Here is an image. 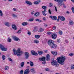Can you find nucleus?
I'll return each mask as SVG.
<instances>
[{"mask_svg": "<svg viewBox=\"0 0 74 74\" xmlns=\"http://www.w3.org/2000/svg\"><path fill=\"white\" fill-rule=\"evenodd\" d=\"M66 59V57L64 56H62V57L58 58H57V61L61 65H63L64 64V61Z\"/></svg>", "mask_w": 74, "mask_h": 74, "instance_id": "1", "label": "nucleus"}, {"mask_svg": "<svg viewBox=\"0 0 74 74\" xmlns=\"http://www.w3.org/2000/svg\"><path fill=\"white\" fill-rule=\"evenodd\" d=\"M48 43L51 48H56L57 47V45L54 44V42L51 40H49L48 42Z\"/></svg>", "mask_w": 74, "mask_h": 74, "instance_id": "2", "label": "nucleus"}, {"mask_svg": "<svg viewBox=\"0 0 74 74\" xmlns=\"http://www.w3.org/2000/svg\"><path fill=\"white\" fill-rule=\"evenodd\" d=\"M45 59L47 61H49L50 60V56L49 54H47L46 58L45 57H43L40 59V61L44 62L45 61Z\"/></svg>", "mask_w": 74, "mask_h": 74, "instance_id": "3", "label": "nucleus"}, {"mask_svg": "<svg viewBox=\"0 0 74 74\" xmlns=\"http://www.w3.org/2000/svg\"><path fill=\"white\" fill-rule=\"evenodd\" d=\"M52 62H51V64L53 65V66H58L59 64L56 61L54 60V58L52 59Z\"/></svg>", "mask_w": 74, "mask_h": 74, "instance_id": "4", "label": "nucleus"}, {"mask_svg": "<svg viewBox=\"0 0 74 74\" xmlns=\"http://www.w3.org/2000/svg\"><path fill=\"white\" fill-rule=\"evenodd\" d=\"M42 8L43 10H44V11L42 12V13L43 14V15L44 16H46L47 15V14H46L45 13V12L46 11V9H47V6H42Z\"/></svg>", "mask_w": 74, "mask_h": 74, "instance_id": "5", "label": "nucleus"}, {"mask_svg": "<svg viewBox=\"0 0 74 74\" xmlns=\"http://www.w3.org/2000/svg\"><path fill=\"white\" fill-rule=\"evenodd\" d=\"M25 59H28V58H29V53L27 52H25Z\"/></svg>", "mask_w": 74, "mask_h": 74, "instance_id": "6", "label": "nucleus"}, {"mask_svg": "<svg viewBox=\"0 0 74 74\" xmlns=\"http://www.w3.org/2000/svg\"><path fill=\"white\" fill-rule=\"evenodd\" d=\"M31 53L32 55L35 56H37V53L33 50H32L31 51Z\"/></svg>", "mask_w": 74, "mask_h": 74, "instance_id": "7", "label": "nucleus"}, {"mask_svg": "<svg viewBox=\"0 0 74 74\" xmlns=\"http://www.w3.org/2000/svg\"><path fill=\"white\" fill-rule=\"evenodd\" d=\"M52 38L53 40H55L57 37V35L56 34H53L51 35Z\"/></svg>", "mask_w": 74, "mask_h": 74, "instance_id": "8", "label": "nucleus"}, {"mask_svg": "<svg viewBox=\"0 0 74 74\" xmlns=\"http://www.w3.org/2000/svg\"><path fill=\"white\" fill-rule=\"evenodd\" d=\"M49 17L50 18H51V19L53 21H56V20H57V17L55 16H51Z\"/></svg>", "mask_w": 74, "mask_h": 74, "instance_id": "9", "label": "nucleus"}, {"mask_svg": "<svg viewBox=\"0 0 74 74\" xmlns=\"http://www.w3.org/2000/svg\"><path fill=\"white\" fill-rule=\"evenodd\" d=\"M13 39L16 41H20V39H19L18 38L16 37V36H13Z\"/></svg>", "mask_w": 74, "mask_h": 74, "instance_id": "10", "label": "nucleus"}, {"mask_svg": "<svg viewBox=\"0 0 74 74\" xmlns=\"http://www.w3.org/2000/svg\"><path fill=\"white\" fill-rule=\"evenodd\" d=\"M12 27L13 29H14V30H15L17 29L16 27L15 24H12Z\"/></svg>", "mask_w": 74, "mask_h": 74, "instance_id": "11", "label": "nucleus"}, {"mask_svg": "<svg viewBox=\"0 0 74 74\" xmlns=\"http://www.w3.org/2000/svg\"><path fill=\"white\" fill-rule=\"evenodd\" d=\"M30 72V71L29 69H26L24 72V74H28Z\"/></svg>", "mask_w": 74, "mask_h": 74, "instance_id": "12", "label": "nucleus"}, {"mask_svg": "<svg viewBox=\"0 0 74 74\" xmlns=\"http://www.w3.org/2000/svg\"><path fill=\"white\" fill-rule=\"evenodd\" d=\"M16 53H23V51H21V48H19L16 51Z\"/></svg>", "mask_w": 74, "mask_h": 74, "instance_id": "13", "label": "nucleus"}, {"mask_svg": "<svg viewBox=\"0 0 74 74\" xmlns=\"http://www.w3.org/2000/svg\"><path fill=\"white\" fill-rule=\"evenodd\" d=\"M60 18L61 21H64V20L66 19L65 18L62 16H60Z\"/></svg>", "mask_w": 74, "mask_h": 74, "instance_id": "14", "label": "nucleus"}, {"mask_svg": "<svg viewBox=\"0 0 74 74\" xmlns=\"http://www.w3.org/2000/svg\"><path fill=\"white\" fill-rule=\"evenodd\" d=\"M25 3H26V4H29V5H32V2H30L29 1H26Z\"/></svg>", "mask_w": 74, "mask_h": 74, "instance_id": "15", "label": "nucleus"}, {"mask_svg": "<svg viewBox=\"0 0 74 74\" xmlns=\"http://www.w3.org/2000/svg\"><path fill=\"white\" fill-rule=\"evenodd\" d=\"M38 52L39 55H42L44 53V52L42 51H38Z\"/></svg>", "mask_w": 74, "mask_h": 74, "instance_id": "16", "label": "nucleus"}, {"mask_svg": "<svg viewBox=\"0 0 74 74\" xmlns=\"http://www.w3.org/2000/svg\"><path fill=\"white\" fill-rule=\"evenodd\" d=\"M51 53L53 55H55V56H56L57 55V54H58V53H57V52L55 51H51Z\"/></svg>", "mask_w": 74, "mask_h": 74, "instance_id": "17", "label": "nucleus"}, {"mask_svg": "<svg viewBox=\"0 0 74 74\" xmlns=\"http://www.w3.org/2000/svg\"><path fill=\"white\" fill-rule=\"evenodd\" d=\"M13 51L14 52V55H16V49H13Z\"/></svg>", "mask_w": 74, "mask_h": 74, "instance_id": "18", "label": "nucleus"}, {"mask_svg": "<svg viewBox=\"0 0 74 74\" xmlns=\"http://www.w3.org/2000/svg\"><path fill=\"white\" fill-rule=\"evenodd\" d=\"M44 31V29L42 28H40L39 29V30L38 31V32H42Z\"/></svg>", "mask_w": 74, "mask_h": 74, "instance_id": "19", "label": "nucleus"}, {"mask_svg": "<svg viewBox=\"0 0 74 74\" xmlns=\"http://www.w3.org/2000/svg\"><path fill=\"white\" fill-rule=\"evenodd\" d=\"M5 25L6 26H8V27H9L10 26V23L8 22H6L5 23Z\"/></svg>", "mask_w": 74, "mask_h": 74, "instance_id": "20", "label": "nucleus"}, {"mask_svg": "<svg viewBox=\"0 0 74 74\" xmlns=\"http://www.w3.org/2000/svg\"><path fill=\"white\" fill-rule=\"evenodd\" d=\"M29 64L31 67H33V66H34V64H33V62L32 61H30Z\"/></svg>", "mask_w": 74, "mask_h": 74, "instance_id": "21", "label": "nucleus"}, {"mask_svg": "<svg viewBox=\"0 0 74 74\" xmlns=\"http://www.w3.org/2000/svg\"><path fill=\"white\" fill-rule=\"evenodd\" d=\"M25 64V62H22L21 63L20 65L21 67H23L24 66V64Z\"/></svg>", "mask_w": 74, "mask_h": 74, "instance_id": "22", "label": "nucleus"}, {"mask_svg": "<svg viewBox=\"0 0 74 74\" xmlns=\"http://www.w3.org/2000/svg\"><path fill=\"white\" fill-rule=\"evenodd\" d=\"M8 49L7 48H5V47H4L3 49H2L1 50V51H7V50Z\"/></svg>", "mask_w": 74, "mask_h": 74, "instance_id": "23", "label": "nucleus"}, {"mask_svg": "<svg viewBox=\"0 0 74 74\" xmlns=\"http://www.w3.org/2000/svg\"><path fill=\"white\" fill-rule=\"evenodd\" d=\"M22 25L23 26H26V25H27V22H23L22 24Z\"/></svg>", "mask_w": 74, "mask_h": 74, "instance_id": "24", "label": "nucleus"}, {"mask_svg": "<svg viewBox=\"0 0 74 74\" xmlns=\"http://www.w3.org/2000/svg\"><path fill=\"white\" fill-rule=\"evenodd\" d=\"M4 47V45L0 44V49H1V50H2V49H3Z\"/></svg>", "mask_w": 74, "mask_h": 74, "instance_id": "25", "label": "nucleus"}, {"mask_svg": "<svg viewBox=\"0 0 74 74\" xmlns=\"http://www.w3.org/2000/svg\"><path fill=\"white\" fill-rule=\"evenodd\" d=\"M22 54H23V53H16V55H17L18 56H21L22 55Z\"/></svg>", "mask_w": 74, "mask_h": 74, "instance_id": "26", "label": "nucleus"}, {"mask_svg": "<svg viewBox=\"0 0 74 74\" xmlns=\"http://www.w3.org/2000/svg\"><path fill=\"white\" fill-rule=\"evenodd\" d=\"M8 69H9V66H6L5 67V70H8Z\"/></svg>", "mask_w": 74, "mask_h": 74, "instance_id": "27", "label": "nucleus"}, {"mask_svg": "<svg viewBox=\"0 0 74 74\" xmlns=\"http://www.w3.org/2000/svg\"><path fill=\"white\" fill-rule=\"evenodd\" d=\"M73 21L71 20L69 21V25H73Z\"/></svg>", "mask_w": 74, "mask_h": 74, "instance_id": "28", "label": "nucleus"}, {"mask_svg": "<svg viewBox=\"0 0 74 74\" xmlns=\"http://www.w3.org/2000/svg\"><path fill=\"white\" fill-rule=\"evenodd\" d=\"M3 11L1 10H0V16H3Z\"/></svg>", "mask_w": 74, "mask_h": 74, "instance_id": "29", "label": "nucleus"}, {"mask_svg": "<svg viewBox=\"0 0 74 74\" xmlns=\"http://www.w3.org/2000/svg\"><path fill=\"white\" fill-rule=\"evenodd\" d=\"M31 71L32 73H35V71L34 70V69L32 68L31 69Z\"/></svg>", "mask_w": 74, "mask_h": 74, "instance_id": "30", "label": "nucleus"}, {"mask_svg": "<svg viewBox=\"0 0 74 74\" xmlns=\"http://www.w3.org/2000/svg\"><path fill=\"white\" fill-rule=\"evenodd\" d=\"M54 1H57V2H63V0H54Z\"/></svg>", "mask_w": 74, "mask_h": 74, "instance_id": "31", "label": "nucleus"}, {"mask_svg": "<svg viewBox=\"0 0 74 74\" xmlns=\"http://www.w3.org/2000/svg\"><path fill=\"white\" fill-rule=\"evenodd\" d=\"M2 58L3 60H4L5 59V56L4 55H3L2 56Z\"/></svg>", "mask_w": 74, "mask_h": 74, "instance_id": "32", "label": "nucleus"}, {"mask_svg": "<svg viewBox=\"0 0 74 74\" xmlns=\"http://www.w3.org/2000/svg\"><path fill=\"white\" fill-rule=\"evenodd\" d=\"M71 69H74V65L73 64H72L71 66Z\"/></svg>", "mask_w": 74, "mask_h": 74, "instance_id": "33", "label": "nucleus"}, {"mask_svg": "<svg viewBox=\"0 0 74 74\" xmlns=\"http://www.w3.org/2000/svg\"><path fill=\"white\" fill-rule=\"evenodd\" d=\"M21 32H21V29H20L16 33H17V34H20V33H21Z\"/></svg>", "mask_w": 74, "mask_h": 74, "instance_id": "34", "label": "nucleus"}, {"mask_svg": "<svg viewBox=\"0 0 74 74\" xmlns=\"http://www.w3.org/2000/svg\"><path fill=\"white\" fill-rule=\"evenodd\" d=\"M7 41L8 42H11V39H10V38H8V39Z\"/></svg>", "mask_w": 74, "mask_h": 74, "instance_id": "35", "label": "nucleus"}, {"mask_svg": "<svg viewBox=\"0 0 74 74\" xmlns=\"http://www.w3.org/2000/svg\"><path fill=\"white\" fill-rule=\"evenodd\" d=\"M53 4L52 3H49V6L50 7H53Z\"/></svg>", "mask_w": 74, "mask_h": 74, "instance_id": "36", "label": "nucleus"}, {"mask_svg": "<svg viewBox=\"0 0 74 74\" xmlns=\"http://www.w3.org/2000/svg\"><path fill=\"white\" fill-rule=\"evenodd\" d=\"M59 33L60 35H62V33H63V32H62V31H59Z\"/></svg>", "mask_w": 74, "mask_h": 74, "instance_id": "37", "label": "nucleus"}, {"mask_svg": "<svg viewBox=\"0 0 74 74\" xmlns=\"http://www.w3.org/2000/svg\"><path fill=\"white\" fill-rule=\"evenodd\" d=\"M27 34L28 36H30V35H31V32L29 31H28V32Z\"/></svg>", "mask_w": 74, "mask_h": 74, "instance_id": "38", "label": "nucleus"}, {"mask_svg": "<svg viewBox=\"0 0 74 74\" xmlns=\"http://www.w3.org/2000/svg\"><path fill=\"white\" fill-rule=\"evenodd\" d=\"M41 2V1H40V0H38L37 1V4H40Z\"/></svg>", "mask_w": 74, "mask_h": 74, "instance_id": "39", "label": "nucleus"}, {"mask_svg": "<svg viewBox=\"0 0 74 74\" xmlns=\"http://www.w3.org/2000/svg\"><path fill=\"white\" fill-rule=\"evenodd\" d=\"M34 16H36V17L37 16V12H36V13H34Z\"/></svg>", "mask_w": 74, "mask_h": 74, "instance_id": "40", "label": "nucleus"}, {"mask_svg": "<svg viewBox=\"0 0 74 74\" xmlns=\"http://www.w3.org/2000/svg\"><path fill=\"white\" fill-rule=\"evenodd\" d=\"M69 56H73L74 55L73 53H70L69 54Z\"/></svg>", "mask_w": 74, "mask_h": 74, "instance_id": "41", "label": "nucleus"}, {"mask_svg": "<svg viewBox=\"0 0 74 74\" xmlns=\"http://www.w3.org/2000/svg\"><path fill=\"white\" fill-rule=\"evenodd\" d=\"M60 16H59L58 17V18L57 19V22H59V19H60Z\"/></svg>", "mask_w": 74, "mask_h": 74, "instance_id": "42", "label": "nucleus"}, {"mask_svg": "<svg viewBox=\"0 0 74 74\" xmlns=\"http://www.w3.org/2000/svg\"><path fill=\"white\" fill-rule=\"evenodd\" d=\"M71 10L74 13V7H72L71 8Z\"/></svg>", "mask_w": 74, "mask_h": 74, "instance_id": "43", "label": "nucleus"}, {"mask_svg": "<svg viewBox=\"0 0 74 74\" xmlns=\"http://www.w3.org/2000/svg\"><path fill=\"white\" fill-rule=\"evenodd\" d=\"M23 70H21L20 71V74H23Z\"/></svg>", "mask_w": 74, "mask_h": 74, "instance_id": "44", "label": "nucleus"}, {"mask_svg": "<svg viewBox=\"0 0 74 74\" xmlns=\"http://www.w3.org/2000/svg\"><path fill=\"white\" fill-rule=\"evenodd\" d=\"M12 16L13 17V18H16V16L14 14H12Z\"/></svg>", "mask_w": 74, "mask_h": 74, "instance_id": "45", "label": "nucleus"}, {"mask_svg": "<svg viewBox=\"0 0 74 74\" xmlns=\"http://www.w3.org/2000/svg\"><path fill=\"white\" fill-rule=\"evenodd\" d=\"M8 59L9 61H11V62L12 61V60L10 58H9Z\"/></svg>", "mask_w": 74, "mask_h": 74, "instance_id": "46", "label": "nucleus"}, {"mask_svg": "<svg viewBox=\"0 0 74 74\" xmlns=\"http://www.w3.org/2000/svg\"><path fill=\"white\" fill-rule=\"evenodd\" d=\"M59 4L61 6L63 5V3L62 2H60L59 3Z\"/></svg>", "mask_w": 74, "mask_h": 74, "instance_id": "47", "label": "nucleus"}, {"mask_svg": "<svg viewBox=\"0 0 74 74\" xmlns=\"http://www.w3.org/2000/svg\"><path fill=\"white\" fill-rule=\"evenodd\" d=\"M34 43H36V44H37V40H34Z\"/></svg>", "mask_w": 74, "mask_h": 74, "instance_id": "48", "label": "nucleus"}, {"mask_svg": "<svg viewBox=\"0 0 74 74\" xmlns=\"http://www.w3.org/2000/svg\"><path fill=\"white\" fill-rule=\"evenodd\" d=\"M34 4H36V5L37 4V1L34 2Z\"/></svg>", "mask_w": 74, "mask_h": 74, "instance_id": "49", "label": "nucleus"}, {"mask_svg": "<svg viewBox=\"0 0 74 74\" xmlns=\"http://www.w3.org/2000/svg\"><path fill=\"white\" fill-rule=\"evenodd\" d=\"M33 20H34V19L33 18H32V19H30L29 20V21H30V22H32V21H33Z\"/></svg>", "mask_w": 74, "mask_h": 74, "instance_id": "50", "label": "nucleus"}, {"mask_svg": "<svg viewBox=\"0 0 74 74\" xmlns=\"http://www.w3.org/2000/svg\"><path fill=\"white\" fill-rule=\"evenodd\" d=\"M42 64H46V62H45V61L42 62Z\"/></svg>", "mask_w": 74, "mask_h": 74, "instance_id": "51", "label": "nucleus"}, {"mask_svg": "<svg viewBox=\"0 0 74 74\" xmlns=\"http://www.w3.org/2000/svg\"><path fill=\"white\" fill-rule=\"evenodd\" d=\"M55 7V10L56 11V12H57L58 11V10H57V8L56 6H54V7Z\"/></svg>", "mask_w": 74, "mask_h": 74, "instance_id": "52", "label": "nucleus"}, {"mask_svg": "<svg viewBox=\"0 0 74 74\" xmlns=\"http://www.w3.org/2000/svg\"><path fill=\"white\" fill-rule=\"evenodd\" d=\"M47 34H52V32H47Z\"/></svg>", "mask_w": 74, "mask_h": 74, "instance_id": "53", "label": "nucleus"}, {"mask_svg": "<svg viewBox=\"0 0 74 74\" xmlns=\"http://www.w3.org/2000/svg\"><path fill=\"white\" fill-rule=\"evenodd\" d=\"M57 41L58 42H60V39H57Z\"/></svg>", "mask_w": 74, "mask_h": 74, "instance_id": "54", "label": "nucleus"}, {"mask_svg": "<svg viewBox=\"0 0 74 74\" xmlns=\"http://www.w3.org/2000/svg\"><path fill=\"white\" fill-rule=\"evenodd\" d=\"M53 30H55V29H56V26H54V27H53Z\"/></svg>", "mask_w": 74, "mask_h": 74, "instance_id": "55", "label": "nucleus"}, {"mask_svg": "<svg viewBox=\"0 0 74 74\" xmlns=\"http://www.w3.org/2000/svg\"><path fill=\"white\" fill-rule=\"evenodd\" d=\"M31 14L32 15H33L34 14V11L31 12Z\"/></svg>", "mask_w": 74, "mask_h": 74, "instance_id": "56", "label": "nucleus"}, {"mask_svg": "<svg viewBox=\"0 0 74 74\" xmlns=\"http://www.w3.org/2000/svg\"><path fill=\"white\" fill-rule=\"evenodd\" d=\"M45 70L46 71H49V69L48 68H46L45 69Z\"/></svg>", "mask_w": 74, "mask_h": 74, "instance_id": "57", "label": "nucleus"}, {"mask_svg": "<svg viewBox=\"0 0 74 74\" xmlns=\"http://www.w3.org/2000/svg\"><path fill=\"white\" fill-rule=\"evenodd\" d=\"M49 13L50 14H51V10H50V9L49 10Z\"/></svg>", "mask_w": 74, "mask_h": 74, "instance_id": "58", "label": "nucleus"}, {"mask_svg": "<svg viewBox=\"0 0 74 74\" xmlns=\"http://www.w3.org/2000/svg\"><path fill=\"white\" fill-rule=\"evenodd\" d=\"M37 21L39 22H41V21L40 20L37 19Z\"/></svg>", "mask_w": 74, "mask_h": 74, "instance_id": "59", "label": "nucleus"}, {"mask_svg": "<svg viewBox=\"0 0 74 74\" xmlns=\"http://www.w3.org/2000/svg\"><path fill=\"white\" fill-rule=\"evenodd\" d=\"M46 18H45V17H43V21H46Z\"/></svg>", "mask_w": 74, "mask_h": 74, "instance_id": "60", "label": "nucleus"}, {"mask_svg": "<svg viewBox=\"0 0 74 74\" xmlns=\"http://www.w3.org/2000/svg\"><path fill=\"white\" fill-rule=\"evenodd\" d=\"M44 52H45V53H47L48 52V50H45L44 51Z\"/></svg>", "mask_w": 74, "mask_h": 74, "instance_id": "61", "label": "nucleus"}, {"mask_svg": "<svg viewBox=\"0 0 74 74\" xmlns=\"http://www.w3.org/2000/svg\"><path fill=\"white\" fill-rule=\"evenodd\" d=\"M40 36L38 35H37V38H40Z\"/></svg>", "mask_w": 74, "mask_h": 74, "instance_id": "62", "label": "nucleus"}, {"mask_svg": "<svg viewBox=\"0 0 74 74\" xmlns=\"http://www.w3.org/2000/svg\"><path fill=\"white\" fill-rule=\"evenodd\" d=\"M35 38H37V35H35Z\"/></svg>", "mask_w": 74, "mask_h": 74, "instance_id": "63", "label": "nucleus"}, {"mask_svg": "<svg viewBox=\"0 0 74 74\" xmlns=\"http://www.w3.org/2000/svg\"><path fill=\"white\" fill-rule=\"evenodd\" d=\"M65 42H66V43H68V40H65Z\"/></svg>", "mask_w": 74, "mask_h": 74, "instance_id": "64", "label": "nucleus"}]
</instances>
